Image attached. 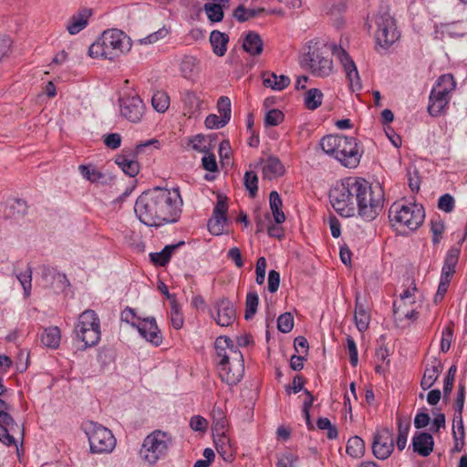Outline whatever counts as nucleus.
<instances>
[{
	"mask_svg": "<svg viewBox=\"0 0 467 467\" xmlns=\"http://www.w3.org/2000/svg\"><path fill=\"white\" fill-rule=\"evenodd\" d=\"M179 188L154 187L143 192L136 200L134 212L147 226L160 227L179 221L182 212Z\"/></svg>",
	"mask_w": 467,
	"mask_h": 467,
	"instance_id": "f257e3e1",
	"label": "nucleus"
},
{
	"mask_svg": "<svg viewBox=\"0 0 467 467\" xmlns=\"http://www.w3.org/2000/svg\"><path fill=\"white\" fill-rule=\"evenodd\" d=\"M214 348L220 379L229 386L236 385L244 373L243 354L228 337H218Z\"/></svg>",
	"mask_w": 467,
	"mask_h": 467,
	"instance_id": "f03ea898",
	"label": "nucleus"
},
{
	"mask_svg": "<svg viewBox=\"0 0 467 467\" xmlns=\"http://www.w3.org/2000/svg\"><path fill=\"white\" fill-rule=\"evenodd\" d=\"M131 48V40L123 31L112 28L105 30L88 48L91 57L112 60Z\"/></svg>",
	"mask_w": 467,
	"mask_h": 467,
	"instance_id": "7ed1b4c3",
	"label": "nucleus"
},
{
	"mask_svg": "<svg viewBox=\"0 0 467 467\" xmlns=\"http://www.w3.org/2000/svg\"><path fill=\"white\" fill-rule=\"evenodd\" d=\"M320 147L324 152L335 157L342 165L355 168L360 161L361 154L358 149L357 140L343 135H327L321 139Z\"/></svg>",
	"mask_w": 467,
	"mask_h": 467,
	"instance_id": "20e7f679",
	"label": "nucleus"
},
{
	"mask_svg": "<svg viewBox=\"0 0 467 467\" xmlns=\"http://www.w3.org/2000/svg\"><path fill=\"white\" fill-rule=\"evenodd\" d=\"M389 218L394 226H404L415 231L423 223L425 212L420 204L397 202L390 206Z\"/></svg>",
	"mask_w": 467,
	"mask_h": 467,
	"instance_id": "39448f33",
	"label": "nucleus"
},
{
	"mask_svg": "<svg viewBox=\"0 0 467 467\" xmlns=\"http://www.w3.org/2000/svg\"><path fill=\"white\" fill-rule=\"evenodd\" d=\"M81 430L88 439L90 451L93 453L111 452L116 446V439L111 431L103 425L86 420L81 424Z\"/></svg>",
	"mask_w": 467,
	"mask_h": 467,
	"instance_id": "423d86ee",
	"label": "nucleus"
},
{
	"mask_svg": "<svg viewBox=\"0 0 467 467\" xmlns=\"http://www.w3.org/2000/svg\"><path fill=\"white\" fill-rule=\"evenodd\" d=\"M171 444V437L169 433L154 431L144 439L140 451V457L149 464H154L167 455Z\"/></svg>",
	"mask_w": 467,
	"mask_h": 467,
	"instance_id": "0eeeda50",
	"label": "nucleus"
},
{
	"mask_svg": "<svg viewBox=\"0 0 467 467\" xmlns=\"http://www.w3.org/2000/svg\"><path fill=\"white\" fill-rule=\"evenodd\" d=\"M367 193L364 200H359L357 206L358 214L365 221H373L381 212L384 203L383 190L379 185L366 183Z\"/></svg>",
	"mask_w": 467,
	"mask_h": 467,
	"instance_id": "6e6552de",
	"label": "nucleus"
},
{
	"mask_svg": "<svg viewBox=\"0 0 467 467\" xmlns=\"http://www.w3.org/2000/svg\"><path fill=\"white\" fill-rule=\"evenodd\" d=\"M312 74L318 78L328 77L333 71V62L329 47L327 45L315 44L309 47L306 55Z\"/></svg>",
	"mask_w": 467,
	"mask_h": 467,
	"instance_id": "1a4fd4ad",
	"label": "nucleus"
},
{
	"mask_svg": "<svg viewBox=\"0 0 467 467\" xmlns=\"http://www.w3.org/2000/svg\"><path fill=\"white\" fill-rule=\"evenodd\" d=\"M375 23L377 25L376 41L382 48H389L400 37L396 20L388 11L379 12L376 16Z\"/></svg>",
	"mask_w": 467,
	"mask_h": 467,
	"instance_id": "9d476101",
	"label": "nucleus"
},
{
	"mask_svg": "<svg viewBox=\"0 0 467 467\" xmlns=\"http://www.w3.org/2000/svg\"><path fill=\"white\" fill-rule=\"evenodd\" d=\"M352 187L345 185L344 180L337 182L329 191V200L335 211L343 217L355 215V202H350Z\"/></svg>",
	"mask_w": 467,
	"mask_h": 467,
	"instance_id": "9b49d317",
	"label": "nucleus"
},
{
	"mask_svg": "<svg viewBox=\"0 0 467 467\" xmlns=\"http://www.w3.org/2000/svg\"><path fill=\"white\" fill-rule=\"evenodd\" d=\"M121 116L129 121L137 123L140 121L145 112V105L137 94H123L119 99Z\"/></svg>",
	"mask_w": 467,
	"mask_h": 467,
	"instance_id": "f8f14e48",
	"label": "nucleus"
},
{
	"mask_svg": "<svg viewBox=\"0 0 467 467\" xmlns=\"http://www.w3.org/2000/svg\"><path fill=\"white\" fill-rule=\"evenodd\" d=\"M393 450V433L390 429L384 428L374 435L372 442V451L377 459H388L391 455Z\"/></svg>",
	"mask_w": 467,
	"mask_h": 467,
	"instance_id": "ddd939ff",
	"label": "nucleus"
},
{
	"mask_svg": "<svg viewBox=\"0 0 467 467\" xmlns=\"http://www.w3.org/2000/svg\"><path fill=\"white\" fill-rule=\"evenodd\" d=\"M136 328L140 335L151 345L158 347L162 343V336L154 317L139 318Z\"/></svg>",
	"mask_w": 467,
	"mask_h": 467,
	"instance_id": "4468645a",
	"label": "nucleus"
},
{
	"mask_svg": "<svg viewBox=\"0 0 467 467\" xmlns=\"http://www.w3.org/2000/svg\"><path fill=\"white\" fill-rule=\"evenodd\" d=\"M334 53L339 58L344 70L346 72V76L349 81L350 88L353 90H358L361 88L360 78L358 75V71L357 67L349 57V55L343 48H335Z\"/></svg>",
	"mask_w": 467,
	"mask_h": 467,
	"instance_id": "2eb2a0df",
	"label": "nucleus"
},
{
	"mask_svg": "<svg viewBox=\"0 0 467 467\" xmlns=\"http://www.w3.org/2000/svg\"><path fill=\"white\" fill-rule=\"evenodd\" d=\"M450 93L448 90L442 89L436 86L432 88L429 97L428 111L431 116H438L445 109L450 100Z\"/></svg>",
	"mask_w": 467,
	"mask_h": 467,
	"instance_id": "dca6fc26",
	"label": "nucleus"
},
{
	"mask_svg": "<svg viewBox=\"0 0 467 467\" xmlns=\"http://www.w3.org/2000/svg\"><path fill=\"white\" fill-rule=\"evenodd\" d=\"M216 323L221 327H228L236 318V311L233 303L225 298L221 299L215 306Z\"/></svg>",
	"mask_w": 467,
	"mask_h": 467,
	"instance_id": "f3484780",
	"label": "nucleus"
},
{
	"mask_svg": "<svg viewBox=\"0 0 467 467\" xmlns=\"http://www.w3.org/2000/svg\"><path fill=\"white\" fill-rule=\"evenodd\" d=\"M412 450L422 457H428L433 451L434 439L428 432H416L411 440Z\"/></svg>",
	"mask_w": 467,
	"mask_h": 467,
	"instance_id": "a211bd4d",
	"label": "nucleus"
},
{
	"mask_svg": "<svg viewBox=\"0 0 467 467\" xmlns=\"http://www.w3.org/2000/svg\"><path fill=\"white\" fill-rule=\"evenodd\" d=\"M92 15L91 9L83 8L72 15L66 26L67 31L71 35H77L88 25L89 18Z\"/></svg>",
	"mask_w": 467,
	"mask_h": 467,
	"instance_id": "6ab92c4d",
	"label": "nucleus"
},
{
	"mask_svg": "<svg viewBox=\"0 0 467 467\" xmlns=\"http://www.w3.org/2000/svg\"><path fill=\"white\" fill-rule=\"evenodd\" d=\"M136 157V155H133V151L129 154L123 153L116 157L115 162L125 174L135 177L140 171V165L135 160Z\"/></svg>",
	"mask_w": 467,
	"mask_h": 467,
	"instance_id": "aec40b11",
	"label": "nucleus"
},
{
	"mask_svg": "<svg viewBox=\"0 0 467 467\" xmlns=\"http://www.w3.org/2000/svg\"><path fill=\"white\" fill-rule=\"evenodd\" d=\"M343 180L345 185L348 184V186L352 187L353 191H351V194H349V199L350 202H355V206L357 207L359 200H364L362 196L367 193V181L358 177H348Z\"/></svg>",
	"mask_w": 467,
	"mask_h": 467,
	"instance_id": "412c9836",
	"label": "nucleus"
},
{
	"mask_svg": "<svg viewBox=\"0 0 467 467\" xmlns=\"http://www.w3.org/2000/svg\"><path fill=\"white\" fill-rule=\"evenodd\" d=\"M263 84L265 88H270L275 91H281L290 84V78L285 75H276L274 72H264L262 74Z\"/></svg>",
	"mask_w": 467,
	"mask_h": 467,
	"instance_id": "4be33fe9",
	"label": "nucleus"
},
{
	"mask_svg": "<svg viewBox=\"0 0 467 467\" xmlns=\"http://www.w3.org/2000/svg\"><path fill=\"white\" fill-rule=\"evenodd\" d=\"M217 434V439L214 440L216 450L225 462H232L234 459V449L230 441V438L220 431Z\"/></svg>",
	"mask_w": 467,
	"mask_h": 467,
	"instance_id": "5701e85b",
	"label": "nucleus"
},
{
	"mask_svg": "<svg viewBox=\"0 0 467 467\" xmlns=\"http://www.w3.org/2000/svg\"><path fill=\"white\" fill-rule=\"evenodd\" d=\"M285 173V167L281 161L275 156L268 157L263 163L264 177L268 180L280 177Z\"/></svg>",
	"mask_w": 467,
	"mask_h": 467,
	"instance_id": "b1692460",
	"label": "nucleus"
},
{
	"mask_svg": "<svg viewBox=\"0 0 467 467\" xmlns=\"http://www.w3.org/2000/svg\"><path fill=\"white\" fill-rule=\"evenodd\" d=\"M354 318L359 332H364L368 329L370 322V314L366 306L360 301L359 296L356 297Z\"/></svg>",
	"mask_w": 467,
	"mask_h": 467,
	"instance_id": "393cba45",
	"label": "nucleus"
},
{
	"mask_svg": "<svg viewBox=\"0 0 467 467\" xmlns=\"http://www.w3.org/2000/svg\"><path fill=\"white\" fill-rule=\"evenodd\" d=\"M264 43L259 34L250 31L243 42V48L251 56H259L263 52Z\"/></svg>",
	"mask_w": 467,
	"mask_h": 467,
	"instance_id": "a878e982",
	"label": "nucleus"
},
{
	"mask_svg": "<svg viewBox=\"0 0 467 467\" xmlns=\"http://www.w3.org/2000/svg\"><path fill=\"white\" fill-rule=\"evenodd\" d=\"M460 251L456 248H451L447 252L444 264L441 269V278L451 280L455 273V267L459 260Z\"/></svg>",
	"mask_w": 467,
	"mask_h": 467,
	"instance_id": "bb28decb",
	"label": "nucleus"
},
{
	"mask_svg": "<svg viewBox=\"0 0 467 467\" xmlns=\"http://www.w3.org/2000/svg\"><path fill=\"white\" fill-rule=\"evenodd\" d=\"M442 370L441 362L434 359L431 364L426 368L420 385L423 389H430L437 380L440 373Z\"/></svg>",
	"mask_w": 467,
	"mask_h": 467,
	"instance_id": "cd10ccee",
	"label": "nucleus"
},
{
	"mask_svg": "<svg viewBox=\"0 0 467 467\" xmlns=\"http://www.w3.org/2000/svg\"><path fill=\"white\" fill-rule=\"evenodd\" d=\"M184 242H180L177 244H170L166 245L161 252L157 253H150V261L155 265L159 266H164L169 263L171 260V257L174 251L180 247L181 245H183Z\"/></svg>",
	"mask_w": 467,
	"mask_h": 467,
	"instance_id": "c85d7f7f",
	"label": "nucleus"
},
{
	"mask_svg": "<svg viewBox=\"0 0 467 467\" xmlns=\"http://www.w3.org/2000/svg\"><path fill=\"white\" fill-rule=\"evenodd\" d=\"M229 36L225 33L217 30L212 31L210 35V43L213 47V51L218 57H223L227 50V44Z\"/></svg>",
	"mask_w": 467,
	"mask_h": 467,
	"instance_id": "c756f323",
	"label": "nucleus"
},
{
	"mask_svg": "<svg viewBox=\"0 0 467 467\" xmlns=\"http://www.w3.org/2000/svg\"><path fill=\"white\" fill-rule=\"evenodd\" d=\"M75 328L97 329L100 328V321L94 310L88 309L79 315Z\"/></svg>",
	"mask_w": 467,
	"mask_h": 467,
	"instance_id": "7c9ffc66",
	"label": "nucleus"
},
{
	"mask_svg": "<svg viewBox=\"0 0 467 467\" xmlns=\"http://www.w3.org/2000/svg\"><path fill=\"white\" fill-rule=\"evenodd\" d=\"M75 334L78 339L84 343L85 348L93 347L100 340V328L88 329V328H75Z\"/></svg>",
	"mask_w": 467,
	"mask_h": 467,
	"instance_id": "2f4dec72",
	"label": "nucleus"
},
{
	"mask_svg": "<svg viewBox=\"0 0 467 467\" xmlns=\"http://www.w3.org/2000/svg\"><path fill=\"white\" fill-rule=\"evenodd\" d=\"M398 436L396 444L399 451H403L407 444V439L410 429V420L409 418L398 416Z\"/></svg>",
	"mask_w": 467,
	"mask_h": 467,
	"instance_id": "473e14b6",
	"label": "nucleus"
},
{
	"mask_svg": "<svg viewBox=\"0 0 467 467\" xmlns=\"http://www.w3.org/2000/svg\"><path fill=\"white\" fill-rule=\"evenodd\" d=\"M40 339L47 348H57L61 339L60 329L57 327H47L43 330Z\"/></svg>",
	"mask_w": 467,
	"mask_h": 467,
	"instance_id": "72a5a7b5",
	"label": "nucleus"
},
{
	"mask_svg": "<svg viewBox=\"0 0 467 467\" xmlns=\"http://www.w3.org/2000/svg\"><path fill=\"white\" fill-rule=\"evenodd\" d=\"M270 208L276 223H282L285 220L284 212L282 211L283 202L277 192L273 191L269 195Z\"/></svg>",
	"mask_w": 467,
	"mask_h": 467,
	"instance_id": "f704fd0d",
	"label": "nucleus"
},
{
	"mask_svg": "<svg viewBox=\"0 0 467 467\" xmlns=\"http://www.w3.org/2000/svg\"><path fill=\"white\" fill-rule=\"evenodd\" d=\"M27 210L26 201L22 199H9L6 202L5 216L21 217L26 214Z\"/></svg>",
	"mask_w": 467,
	"mask_h": 467,
	"instance_id": "c9c22d12",
	"label": "nucleus"
},
{
	"mask_svg": "<svg viewBox=\"0 0 467 467\" xmlns=\"http://www.w3.org/2000/svg\"><path fill=\"white\" fill-rule=\"evenodd\" d=\"M347 453L353 458H360L365 453V442L358 437H351L347 443Z\"/></svg>",
	"mask_w": 467,
	"mask_h": 467,
	"instance_id": "e433bc0d",
	"label": "nucleus"
},
{
	"mask_svg": "<svg viewBox=\"0 0 467 467\" xmlns=\"http://www.w3.org/2000/svg\"><path fill=\"white\" fill-rule=\"evenodd\" d=\"M182 99L186 110L185 114L191 115L198 110L201 101L195 92L186 90L183 92Z\"/></svg>",
	"mask_w": 467,
	"mask_h": 467,
	"instance_id": "4c0bfd02",
	"label": "nucleus"
},
{
	"mask_svg": "<svg viewBox=\"0 0 467 467\" xmlns=\"http://www.w3.org/2000/svg\"><path fill=\"white\" fill-rule=\"evenodd\" d=\"M264 12V8L248 9L244 5H239L233 13V16L240 23L248 21Z\"/></svg>",
	"mask_w": 467,
	"mask_h": 467,
	"instance_id": "58836bf2",
	"label": "nucleus"
},
{
	"mask_svg": "<svg viewBox=\"0 0 467 467\" xmlns=\"http://www.w3.org/2000/svg\"><path fill=\"white\" fill-rule=\"evenodd\" d=\"M323 100V93L318 88H310L305 94V106L306 109L314 110L317 109Z\"/></svg>",
	"mask_w": 467,
	"mask_h": 467,
	"instance_id": "ea45409f",
	"label": "nucleus"
},
{
	"mask_svg": "<svg viewBox=\"0 0 467 467\" xmlns=\"http://www.w3.org/2000/svg\"><path fill=\"white\" fill-rule=\"evenodd\" d=\"M181 72L183 78H192L197 73V59L192 56H185L181 63Z\"/></svg>",
	"mask_w": 467,
	"mask_h": 467,
	"instance_id": "a19ab883",
	"label": "nucleus"
},
{
	"mask_svg": "<svg viewBox=\"0 0 467 467\" xmlns=\"http://www.w3.org/2000/svg\"><path fill=\"white\" fill-rule=\"evenodd\" d=\"M227 222L226 215L213 214L209 219L207 227L209 232L213 235H220L223 233Z\"/></svg>",
	"mask_w": 467,
	"mask_h": 467,
	"instance_id": "79ce46f5",
	"label": "nucleus"
},
{
	"mask_svg": "<svg viewBox=\"0 0 467 467\" xmlns=\"http://www.w3.org/2000/svg\"><path fill=\"white\" fill-rule=\"evenodd\" d=\"M211 416L213 418L215 432L219 433L220 431H225L227 420L223 408L216 405L213 406Z\"/></svg>",
	"mask_w": 467,
	"mask_h": 467,
	"instance_id": "37998d69",
	"label": "nucleus"
},
{
	"mask_svg": "<svg viewBox=\"0 0 467 467\" xmlns=\"http://www.w3.org/2000/svg\"><path fill=\"white\" fill-rule=\"evenodd\" d=\"M259 304V297L255 291L248 292L245 301V313L244 318L246 320L251 319L256 313L257 306Z\"/></svg>",
	"mask_w": 467,
	"mask_h": 467,
	"instance_id": "c03bdc74",
	"label": "nucleus"
},
{
	"mask_svg": "<svg viewBox=\"0 0 467 467\" xmlns=\"http://www.w3.org/2000/svg\"><path fill=\"white\" fill-rule=\"evenodd\" d=\"M151 104L158 112H165L170 106V98L164 91H157L151 98Z\"/></svg>",
	"mask_w": 467,
	"mask_h": 467,
	"instance_id": "a18cd8bd",
	"label": "nucleus"
},
{
	"mask_svg": "<svg viewBox=\"0 0 467 467\" xmlns=\"http://www.w3.org/2000/svg\"><path fill=\"white\" fill-rule=\"evenodd\" d=\"M16 278L21 284L24 295L26 297L29 296L32 288V268L30 265L27 266L26 270L23 273L16 275Z\"/></svg>",
	"mask_w": 467,
	"mask_h": 467,
	"instance_id": "49530a36",
	"label": "nucleus"
},
{
	"mask_svg": "<svg viewBox=\"0 0 467 467\" xmlns=\"http://www.w3.org/2000/svg\"><path fill=\"white\" fill-rule=\"evenodd\" d=\"M0 426L4 429L11 431L12 433L20 432L24 434L23 429L15 421L13 417L7 412L0 414Z\"/></svg>",
	"mask_w": 467,
	"mask_h": 467,
	"instance_id": "de8ad7c7",
	"label": "nucleus"
},
{
	"mask_svg": "<svg viewBox=\"0 0 467 467\" xmlns=\"http://www.w3.org/2000/svg\"><path fill=\"white\" fill-rule=\"evenodd\" d=\"M161 142L156 139H151L138 144L136 148L132 150L133 155L140 156L143 153L150 154L153 150H158L160 148Z\"/></svg>",
	"mask_w": 467,
	"mask_h": 467,
	"instance_id": "09e8293b",
	"label": "nucleus"
},
{
	"mask_svg": "<svg viewBox=\"0 0 467 467\" xmlns=\"http://www.w3.org/2000/svg\"><path fill=\"white\" fill-rule=\"evenodd\" d=\"M203 8L209 20L212 22H220L223 20V11L222 6H219L218 4L206 3Z\"/></svg>",
	"mask_w": 467,
	"mask_h": 467,
	"instance_id": "8fccbe9b",
	"label": "nucleus"
},
{
	"mask_svg": "<svg viewBox=\"0 0 467 467\" xmlns=\"http://www.w3.org/2000/svg\"><path fill=\"white\" fill-rule=\"evenodd\" d=\"M294 327V317L285 312L277 318V328L282 333H289Z\"/></svg>",
	"mask_w": 467,
	"mask_h": 467,
	"instance_id": "3c124183",
	"label": "nucleus"
},
{
	"mask_svg": "<svg viewBox=\"0 0 467 467\" xmlns=\"http://www.w3.org/2000/svg\"><path fill=\"white\" fill-rule=\"evenodd\" d=\"M244 186L251 197H254L258 191V177L254 171H246L244 177Z\"/></svg>",
	"mask_w": 467,
	"mask_h": 467,
	"instance_id": "603ef678",
	"label": "nucleus"
},
{
	"mask_svg": "<svg viewBox=\"0 0 467 467\" xmlns=\"http://www.w3.org/2000/svg\"><path fill=\"white\" fill-rule=\"evenodd\" d=\"M217 109L220 116L223 118V121L229 122L231 119V100L228 97L222 96L219 98Z\"/></svg>",
	"mask_w": 467,
	"mask_h": 467,
	"instance_id": "864d4df0",
	"label": "nucleus"
},
{
	"mask_svg": "<svg viewBox=\"0 0 467 467\" xmlns=\"http://www.w3.org/2000/svg\"><path fill=\"white\" fill-rule=\"evenodd\" d=\"M453 339V327L451 325H447L441 332V351L446 353L451 348V344Z\"/></svg>",
	"mask_w": 467,
	"mask_h": 467,
	"instance_id": "5fc2aeb1",
	"label": "nucleus"
},
{
	"mask_svg": "<svg viewBox=\"0 0 467 467\" xmlns=\"http://www.w3.org/2000/svg\"><path fill=\"white\" fill-rule=\"evenodd\" d=\"M171 322L175 329H181L184 322L182 314L174 299L171 303Z\"/></svg>",
	"mask_w": 467,
	"mask_h": 467,
	"instance_id": "6e6d98bb",
	"label": "nucleus"
},
{
	"mask_svg": "<svg viewBox=\"0 0 467 467\" xmlns=\"http://www.w3.org/2000/svg\"><path fill=\"white\" fill-rule=\"evenodd\" d=\"M284 119V114L279 109H271L265 116V124L266 126H277Z\"/></svg>",
	"mask_w": 467,
	"mask_h": 467,
	"instance_id": "4d7b16f0",
	"label": "nucleus"
},
{
	"mask_svg": "<svg viewBox=\"0 0 467 467\" xmlns=\"http://www.w3.org/2000/svg\"><path fill=\"white\" fill-rule=\"evenodd\" d=\"M407 176L409 187L410 188L411 192H418L420 186V179L418 170L416 168H413V170L408 169Z\"/></svg>",
	"mask_w": 467,
	"mask_h": 467,
	"instance_id": "13d9d810",
	"label": "nucleus"
},
{
	"mask_svg": "<svg viewBox=\"0 0 467 467\" xmlns=\"http://www.w3.org/2000/svg\"><path fill=\"white\" fill-rule=\"evenodd\" d=\"M436 86L451 92L456 87V82L451 74H444L438 78Z\"/></svg>",
	"mask_w": 467,
	"mask_h": 467,
	"instance_id": "bf43d9fd",
	"label": "nucleus"
},
{
	"mask_svg": "<svg viewBox=\"0 0 467 467\" xmlns=\"http://www.w3.org/2000/svg\"><path fill=\"white\" fill-rule=\"evenodd\" d=\"M79 171L85 179L91 182H96L102 178V174L99 171L88 166L80 165Z\"/></svg>",
	"mask_w": 467,
	"mask_h": 467,
	"instance_id": "052dcab7",
	"label": "nucleus"
},
{
	"mask_svg": "<svg viewBox=\"0 0 467 467\" xmlns=\"http://www.w3.org/2000/svg\"><path fill=\"white\" fill-rule=\"evenodd\" d=\"M454 203L455 202L453 197L449 193H445L440 197L438 207L445 213H451L454 209Z\"/></svg>",
	"mask_w": 467,
	"mask_h": 467,
	"instance_id": "680f3d73",
	"label": "nucleus"
},
{
	"mask_svg": "<svg viewBox=\"0 0 467 467\" xmlns=\"http://www.w3.org/2000/svg\"><path fill=\"white\" fill-rule=\"evenodd\" d=\"M190 427L195 431L204 432L208 428V421L202 416L195 415L190 420Z\"/></svg>",
	"mask_w": 467,
	"mask_h": 467,
	"instance_id": "e2e57ef3",
	"label": "nucleus"
},
{
	"mask_svg": "<svg viewBox=\"0 0 467 467\" xmlns=\"http://www.w3.org/2000/svg\"><path fill=\"white\" fill-rule=\"evenodd\" d=\"M120 318L123 322L130 324L131 327H136L140 317H137L133 308L127 306L120 314Z\"/></svg>",
	"mask_w": 467,
	"mask_h": 467,
	"instance_id": "0e129e2a",
	"label": "nucleus"
},
{
	"mask_svg": "<svg viewBox=\"0 0 467 467\" xmlns=\"http://www.w3.org/2000/svg\"><path fill=\"white\" fill-rule=\"evenodd\" d=\"M205 126L208 129H220L224 127L228 122L223 121V118L216 114H210L205 119Z\"/></svg>",
	"mask_w": 467,
	"mask_h": 467,
	"instance_id": "69168bd1",
	"label": "nucleus"
},
{
	"mask_svg": "<svg viewBox=\"0 0 467 467\" xmlns=\"http://www.w3.org/2000/svg\"><path fill=\"white\" fill-rule=\"evenodd\" d=\"M104 144L111 150H116L121 145V136L119 133H109L103 136Z\"/></svg>",
	"mask_w": 467,
	"mask_h": 467,
	"instance_id": "338daca9",
	"label": "nucleus"
},
{
	"mask_svg": "<svg viewBox=\"0 0 467 467\" xmlns=\"http://www.w3.org/2000/svg\"><path fill=\"white\" fill-rule=\"evenodd\" d=\"M297 462V456L293 453H285L279 458L276 467H296V462Z\"/></svg>",
	"mask_w": 467,
	"mask_h": 467,
	"instance_id": "774afa93",
	"label": "nucleus"
}]
</instances>
